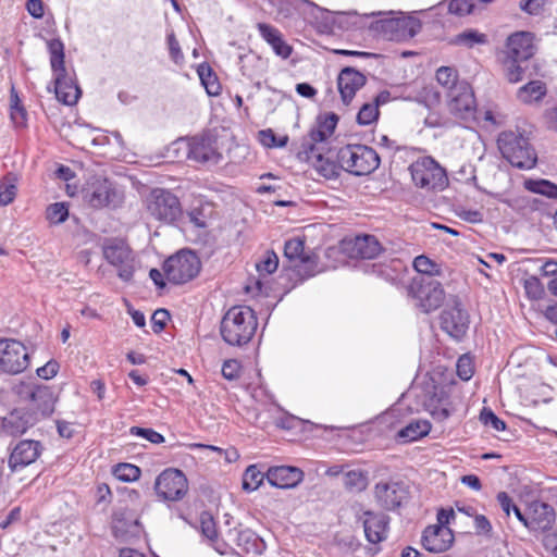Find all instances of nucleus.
I'll list each match as a JSON object with an SVG mask.
<instances>
[{
  "instance_id": "nucleus-1",
  "label": "nucleus",
  "mask_w": 557,
  "mask_h": 557,
  "mask_svg": "<svg viewBox=\"0 0 557 557\" xmlns=\"http://www.w3.org/2000/svg\"><path fill=\"white\" fill-rule=\"evenodd\" d=\"M258 326L255 311L247 306H234L224 314L220 333L231 346H244L253 337Z\"/></svg>"
},
{
  "instance_id": "nucleus-2",
  "label": "nucleus",
  "mask_w": 557,
  "mask_h": 557,
  "mask_svg": "<svg viewBox=\"0 0 557 557\" xmlns=\"http://www.w3.org/2000/svg\"><path fill=\"white\" fill-rule=\"evenodd\" d=\"M364 17L376 16L369 28L387 40H403L414 37L421 30V22L413 16H405L403 12H372Z\"/></svg>"
},
{
  "instance_id": "nucleus-3",
  "label": "nucleus",
  "mask_w": 557,
  "mask_h": 557,
  "mask_svg": "<svg viewBox=\"0 0 557 557\" xmlns=\"http://www.w3.org/2000/svg\"><path fill=\"white\" fill-rule=\"evenodd\" d=\"M50 54V65L54 74V92L59 101L66 106L75 104L81 96V89L64 67V44L59 38L47 41Z\"/></svg>"
},
{
  "instance_id": "nucleus-4",
  "label": "nucleus",
  "mask_w": 557,
  "mask_h": 557,
  "mask_svg": "<svg viewBox=\"0 0 557 557\" xmlns=\"http://www.w3.org/2000/svg\"><path fill=\"white\" fill-rule=\"evenodd\" d=\"M497 146L502 156L515 168L531 170L536 165L537 156L522 133L517 131H504L498 135Z\"/></svg>"
},
{
  "instance_id": "nucleus-5",
  "label": "nucleus",
  "mask_w": 557,
  "mask_h": 557,
  "mask_svg": "<svg viewBox=\"0 0 557 557\" xmlns=\"http://www.w3.org/2000/svg\"><path fill=\"white\" fill-rule=\"evenodd\" d=\"M337 160L346 172L356 175H368L380 165L377 152L364 145H347L337 151Z\"/></svg>"
},
{
  "instance_id": "nucleus-6",
  "label": "nucleus",
  "mask_w": 557,
  "mask_h": 557,
  "mask_svg": "<svg viewBox=\"0 0 557 557\" xmlns=\"http://www.w3.org/2000/svg\"><path fill=\"white\" fill-rule=\"evenodd\" d=\"M104 260L116 270L120 280L132 282L136 271V258L133 249L122 238H106L101 245Z\"/></svg>"
},
{
  "instance_id": "nucleus-7",
  "label": "nucleus",
  "mask_w": 557,
  "mask_h": 557,
  "mask_svg": "<svg viewBox=\"0 0 557 557\" xmlns=\"http://www.w3.org/2000/svg\"><path fill=\"white\" fill-rule=\"evenodd\" d=\"M413 184L426 191H442L448 184L446 170L432 157H422L409 165Z\"/></svg>"
},
{
  "instance_id": "nucleus-8",
  "label": "nucleus",
  "mask_w": 557,
  "mask_h": 557,
  "mask_svg": "<svg viewBox=\"0 0 557 557\" xmlns=\"http://www.w3.org/2000/svg\"><path fill=\"white\" fill-rule=\"evenodd\" d=\"M408 293L414 300V306L425 313L438 309L445 299V292L441 282L432 276L413 277L408 287Z\"/></svg>"
},
{
  "instance_id": "nucleus-9",
  "label": "nucleus",
  "mask_w": 557,
  "mask_h": 557,
  "mask_svg": "<svg viewBox=\"0 0 557 557\" xmlns=\"http://www.w3.org/2000/svg\"><path fill=\"white\" fill-rule=\"evenodd\" d=\"M85 203L95 209L115 208L123 201V195L115 188L113 182L102 176L90 177L82 188Z\"/></svg>"
},
{
  "instance_id": "nucleus-10",
  "label": "nucleus",
  "mask_w": 557,
  "mask_h": 557,
  "mask_svg": "<svg viewBox=\"0 0 557 557\" xmlns=\"http://www.w3.org/2000/svg\"><path fill=\"white\" fill-rule=\"evenodd\" d=\"M146 209L156 221L172 224L183 213L178 197L164 188H154L146 198Z\"/></svg>"
},
{
  "instance_id": "nucleus-11",
  "label": "nucleus",
  "mask_w": 557,
  "mask_h": 557,
  "mask_svg": "<svg viewBox=\"0 0 557 557\" xmlns=\"http://www.w3.org/2000/svg\"><path fill=\"white\" fill-rule=\"evenodd\" d=\"M284 257L288 268L300 281L310 278L318 273V257L305 251V239L294 237L285 242Z\"/></svg>"
},
{
  "instance_id": "nucleus-12",
  "label": "nucleus",
  "mask_w": 557,
  "mask_h": 557,
  "mask_svg": "<svg viewBox=\"0 0 557 557\" xmlns=\"http://www.w3.org/2000/svg\"><path fill=\"white\" fill-rule=\"evenodd\" d=\"M200 268L201 263L197 255L187 249L180 250L163 263L166 280L175 285L191 281L198 275Z\"/></svg>"
},
{
  "instance_id": "nucleus-13",
  "label": "nucleus",
  "mask_w": 557,
  "mask_h": 557,
  "mask_svg": "<svg viewBox=\"0 0 557 557\" xmlns=\"http://www.w3.org/2000/svg\"><path fill=\"white\" fill-rule=\"evenodd\" d=\"M13 391L21 400L33 406L30 409L38 417V422L53 413L57 398L51 387L21 382Z\"/></svg>"
},
{
  "instance_id": "nucleus-14",
  "label": "nucleus",
  "mask_w": 557,
  "mask_h": 557,
  "mask_svg": "<svg viewBox=\"0 0 557 557\" xmlns=\"http://www.w3.org/2000/svg\"><path fill=\"white\" fill-rule=\"evenodd\" d=\"M373 497L381 509L396 511L408 504L410 487L404 481H379L373 487Z\"/></svg>"
},
{
  "instance_id": "nucleus-15",
  "label": "nucleus",
  "mask_w": 557,
  "mask_h": 557,
  "mask_svg": "<svg viewBox=\"0 0 557 557\" xmlns=\"http://www.w3.org/2000/svg\"><path fill=\"white\" fill-rule=\"evenodd\" d=\"M441 329L455 341H461L469 329L470 315L463 308L461 300L454 296L440 315Z\"/></svg>"
},
{
  "instance_id": "nucleus-16",
  "label": "nucleus",
  "mask_w": 557,
  "mask_h": 557,
  "mask_svg": "<svg viewBox=\"0 0 557 557\" xmlns=\"http://www.w3.org/2000/svg\"><path fill=\"white\" fill-rule=\"evenodd\" d=\"M449 112L457 119L470 121L476 116V104L473 90L467 82L451 86L447 91Z\"/></svg>"
},
{
  "instance_id": "nucleus-17",
  "label": "nucleus",
  "mask_w": 557,
  "mask_h": 557,
  "mask_svg": "<svg viewBox=\"0 0 557 557\" xmlns=\"http://www.w3.org/2000/svg\"><path fill=\"white\" fill-rule=\"evenodd\" d=\"M154 491L162 500H181L188 491L187 478L178 469H165L157 476Z\"/></svg>"
},
{
  "instance_id": "nucleus-18",
  "label": "nucleus",
  "mask_w": 557,
  "mask_h": 557,
  "mask_svg": "<svg viewBox=\"0 0 557 557\" xmlns=\"http://www.w3.org/2000/svg\"><path fill=\"white\" fill-rule=\"evenodd\" d=\"M29 366L27 348L15 339H0V371L18 374Z\"/></svg>"
},
{
  "instance_id": "nucleus-19",
  "label": "nucleus",
  "mask_w": 557,
  "mask_h": 557,
  "mask_svg": "<svg viewBox=\"0 0 557 557\" xmlns=\"http://www.w3.org/2000/svg\"><path fill=\"white\" fill-rule=\"evenodd\" d=\"M38 423V417L30 408H14L7 416L0 417V434L17 437L25 434Z\"/></svg>"
},
{
  "instance_id": "nucleus-20",
  "label": "nucleus",
  "mask_w": 557,
  "mask_h": 557,
  "mask_svg": "<svg viewBox=\"0 0 557 557\" xmlns=\"http://www.w3.org/2000/svg\"><path fill=\"white\" fill-rule=\"evenodd\" d=\"M44 446L39 441L22 440L11 450L8 467L11 472H18L34 463L42 454Z\"/></svg>"
},
{
  "instance_id": "nucleus-21",
  "label": "nucleus",
  "mask_w": 557,
  "mask_h": 557,
  "mask_svg": "<svg viewBox=\"0 0 557 557\" xmlns=\"http://www.w3.org/2000/svg\"><path fill=\"white\" fill-rule=\"evenodd\" d=\"M338 122L335 113L321 114L317 117V124L302 141V148L306 153H313L317 145L324 143L334 133Z\"/></svg>"
},
{
  "instance_id": "nucleus-22",
  "label": "nucleus",
  "mask_w": 557,
  "mask_h": 557,
  "mask_svg": "<svg viewBox=\"0 0 557 557\" xmlns=\"http://www.w3.org/2000/svg\"><path fill=\"white\" fill-rule=\"evenodd\" d=\"M455 541L453 531L442 525H428L421 536V543L424 549L430 553L438 554L448 550Z\"/></svg>"
},
{
  "instance_id": "nucleus-23",
  "label": "nucleus",
  "mask_w": 557,
  "mask_h": 557,
  "mask_svg": "<svg viewBox=\"0 0 557 557\" xmlns=\"http://www.w3.org/2000/svg\"><path fill=\"white\" fill-rule=\"evenodd\" d=\"M362 521L366 539L372 543L377 544L387 539L389 517L383 512H375L366 510L359 517Z\"/></svg>"
},
{
  "instance_id": "nucleus-24",
  "label": "nucleus",
  "mask_w": 557,
  "mask_h": 557,
  "mask_svg": "<svg viewBox=\"0 0 557 557\" xmlns=\"http://www.w3.org/2000/svg\"><path fill=\"white\" fill-rule=\"evenodd\" d=\"M367 77L354 67H344L337 77V87L344 104L348 106L357 91L366 85Z\"/></svg>"
},
{
  "instance_id": "nucleus-25",
  "label": "nucleus",
  "mask_w": 557,
  "mask_h": 557,
  "mask_svg": "<svg viewBox=\"0 0 557 557\" xmlns=\"http://www.w3.org/2000/svg\"><path fill=\"white\" fill-rule=\"evenodd\" d=\"M504 58L528 61L535 53L533 36L528 32H518L510 35L506 41Z\"/></svg>"
},
{
  "instance_id": "nucleus-26",
  "label": "nucleus",
  "mask_w": 557,
  "mask_h": 557,
  "mask_svg": "<svg viewBox=\"0 0 557 557\" xmlns=\"http://www.w3.org/2000/svg\"><path fill=\"white\" fill-rule=\"evenodd\" d=\"M227 536L245 554L257 556L265 549L264 541L250 529L234 528L228 531Z\"/></svg>"
},
{
  "instance_id": "nucleus-27",
  "label": "nucleus",
  "mask_w": 557,
  "mask_h": 557,
  "mask_svg": "<svg viewBox=\"0 0 557 557\" xmlns=\"http://www.w3.org/2000/svg\"><path fill=\"white\" fill-rule=\"evenodd\" d=\"M187 158L201 164H216L221 159V154L209 138L193 137L188 141Z\"/></svg>"
},
{
  "instance_id": "nucleus-28",
  "label": "nucleus",
  "mask_w": 557,
  "mask_h": 557,
  "mask_svg": "<svg viewBox=\"0 0 557 557\" xmlns=\"http://www.w3.org/2000/svg\"><path fill=\"white\" fill-rule=\"evenodd\" d=\"M267 480L272 486L292 488L304 480V472L290 466L273 467L268 470Z\"/></svg>"
},
{
  "instance_id": "nucleus-29",
  "label": "nucleus",
  "mask_w": 557,
  "mask_h": 557,
  "mask_svg": "<svg viewBox=\"0 0 557 557\" xmlns=\"http://www.w3.org/2000/svg\"><path fill=\"white\" fill-rule=\"evenodd\" d=\"M347 246L352 258L373 259L381 252V244L373 235L356 236Z\"/></svg>"
},
{
  "instance_id": "nucleus-30",
  "label": "nucleus",
  "mask_w": 557,
  "mask_h": 557,
  "mask_svg": "<svg viewBox=\"0 0 557 557\" xmlns=\"http://www.w3.org/2000/svg\"><path fill=\"white\" fill-rule=\"evenodd\" d=\"M555 521V512L552 506L545 503H535L532 506L528 529L532 531L549 530Z\"/></svg>"
},
{
  "instance_id": "nucleus-31",
  "label": "nucleus",
  "mask_w": 557,
  "mask_h": 557,
  "mask_svg": "<svg viewBox=\"0 0 557 557\" xmlns=\"http://www.w3.org/2000/svg\"><path fill=\"white\" fill-rule=\"evenodd\" d=\"M200 531L201 534L209 540L212 547L220 553L221 555H224L227 553V544L220 540L218 537V531L215 522L211 515L209 513H202L200 517Z\"/></svg>"
},
{
  "instance_id": "nucleus-32",
  "label": "nucleus",
  "mask_w": 557,
  "mask_h": 557,
  "mask_svg": "<svg viewBox=\"0 0 557 557\" xmlns=\"http://www.w3.org/2000/svg\"><path fill=\"white\" fill-rule=\"evenodd\" d=\"M309 154V158H314V161L312 162L313 168L321 176L327 180L337 178L339 176L343 168L338 161L335 162L329 158H324L318 149L313 153Z\"/></svg>"
},
{
  "instance_id": "nucleus-33",
  "label": "nucleus",
  "mask_w": 557,
  "mask_h": 557,
  "mask_svg": "<svg viewBox=\"0 0 557 557\" xmlns=\"http://www.w3.org/2000/svg\"><path fill=\"white\" fill-rule=\"evenodd\" d=\"M547 92L546 85L541 81H531L518 89V98L524 103L539 101Z\"/></svg>"
},
{
  "instance_id": "nucleus-34",
  "label": "nucleus",
  "mask_w": 557,
  "mask_h": 557,
  "mask_svg": "<svg viewBox=\"0 0 557 557\" xmlns=\"http://www.w3.org/2000/svg\"><path fill=\"white\" fill-rule=\"evenodd\" d=\"M431 431V424L426 420H418L410 422L407 426L398 432V437L405 442H413L425 435Z\"/></svg>"
},
{
  "instance_id": "nucleus-35",
  "label": "nucleus",
  "mask_w": 557,
  "mask_h": 557,
  "mask_svg": "<svg viewBox=\"0 0 557 557\" xmlns=\"http://www.w3.org/2000/svg\"><path fill=\"white\" fill-rule=\"evenodd\" d=\"M238 66L244 76L252 79L261 72L262 61L256 53L248 51L238 57Z\"/></svg>"
},
{
  "instance_id": "nucleus-36",
  "label": "nucleus",
  "mask_w": 557,
  "mask_h": 557,
  "mask_svg": "<svg viewBox=\"0 0 557 557\" xmlns=\"http://www.w3.org/2000/svg\"><path fill=\"white\" fill-rule=\"evenodd\" d=\"M197 73L201 81L202 86L209 96H218L221 92V85L218 81L215 73L212 71L211 66L207 63H201Z\"/></svg>"
},
{
  "instance_id": "nucleus-37",
  "label": "nucleus",
  "mask_w": 557,
  "mask_h": 557,
  "mask_svg": "<svg viewBox=\"0 0 557 557\" xmlns=\"http://www.w3.org/2000/svg\"><path fill=\"white\" fill-rule=\"evenodd\" d=\"M527 61L504 58L502 61L503 70L506 79L511 84H517L524 78L525 66L523 63Z\"/></svg>"
},
{
  "instance_id": "nucleus-38",
  "label": "nucleus",
  "mask_w": 557,
  "mask_h": 557,
  "mask_svg": "<svg viewBox=\"0 0 557 557\" xmlns=\"http://www.w3.org/2000/svg\"><path fill=\"white\" fill-rule=\"evenodd\" d=\"M343 483L349 492H362L368 486V474L363 470H349L345 472Z\"/></svg>"
},
{
  "instance_id": "nucleus-39",
  "label": "nucleus",
  "mask_w": 557,
  "mask_h": 557,
  "mask_svg": "<svg viewBox=\"0 0 557 557\" xmlns=\"http://www.w3.org/2000/svg\"><path fill=\"white\" fill-rule=\"evenodd\" d=\"M451 42L457 46L473 48L475 45L487 44V36L476 29H467L456 35Z\"/></svg>"
},
{
  "instance_id": "nucleus-40",
  "label": "nucleus",
  "mask_w": 557,
  "mask_h": 557,
  "mask_svg": "<svg viewBox=\"0 0 557 557\" xmlns=\"http://www.w3.org/2000/svg\"><path fill=\"white\" fill-rule=\"evenodd\" d=\"M524 188L552 199L557 198V185L547 180H527L524 181Z\"/></svg>"
},
{
  "instance_id": "nucleus-41",
  "label": "nucleus",
  "mask_w": 557,
  "mask_h": 557,
  "mask_svg": "<svg viewBox=\"0 0 557 557\" xmlns=\"http://www.w3.org/2000/svg\"><path fill=\"white\" fill-rule=\"evenodd\" d=\"M264 474L258 469L257 466H249L243 475V490L246 492L256 491L263 482Z\"/></svg>"
},
{
  "instance_id": "nucleus-42",
  "label": "nucleus",
  "mask_w": 557,
  "mask_h": 557,
  "mask_svg": "<svg viewBox=\"0 0 557 557\" xmlns=\"http://www.w3.org/2000/svg\"><path fill=\"white\" fill-rule=\"evenodd\" d=\"M16 191L15 178L11 175L4 176L0 181V206L10 205L15 199Z\"/></svg>"
},
{
  "instance_id": "nucleus-43",
  "label": "nucleus",
  "mask_w": 557,
  "mask_h": 557,
  "mask_svg": "<svg viewBox=\"0 0 557 557\" xmlns=\"http://www.w3.org/2000/svg\"><path fill=\"white\" fill-rule=\"evenodd\" d=\"M413 268L419 272V276H432L440 273V267L429 257L421 255L414 258Z\"/></svg>"
},
{
  "instance_id": "nucleus-44",
  "label": "nucleus",
  "mask_w": 557,
  "mask_h": 557,
  "mask_svg": "<svg viewBox=\"0 0 557 557\" xmlns=\"http://www.w3.org/2000/svg\"><path fill=\"white\" fill-rule=\"evenodd\" d=\"M140 469L132 463H119L114 470V476L122 482H134L140 476Z\"/></svg>"
},
{
  "instance_id": "nucleus-45",
  "label": "nucleus",
  "mask_w": 557,
  "mask_h": 557,
  "mask_svg": "<svg viewBox=\"0 0 557 557\" xmlns=\"http://www.w3.org/2000/svg\"><path fill=\"white\" fill-rule=\"evenodd\" d=\"M46 218L51 224H61L69 218V207L64 202H54L48 206Z\"/></svg>"
},
{
  "instance_id": "nucleus-46",
  "label": "nucleus",
  "mask_w": 557,
  "mask_h": 557,
  "mask_svg": "<svg viewBox=\"0 0 557 557\" xmlns=\"http://www.w3.org/2000/svg\"><path fill=\"white\" fill-rule=\"evenodd\" d=\"M476 0H450L448 11L458 16H465L475 11L478 7Z\"/></svg>"
},
{
  "instance_id": "nucleus-47",
  "label": "nucleus",
  "mask_w": 557,
  "mask_h": 557,
  "mask_svg": "<svg viewBox=\"0 0 557 557\" xmlns=\"http://www.w3.org/2000/svg\"><path fill=\"white\" fill-rule=\"evenodd\" d=\"M524 290L528 298L533 300L542 299L545 295V287L537 276H529L524 281Z\"/></svg>"
},
{
  "instance_id": "nucleus-48",
  "label": "nucleus",
  "mask_w": 557,
  "mask_h": 557,
  "mask_svg": "<svg viewBox=\"0 0 557 557\" xmlns=\"http://www.w3.org/2000/svg\"><path fill=\"white\" fill-rule=\"evenodd\" d=\"M278 267V257L273 250H268L263 259L257 262L256 268L259 274H272Z\"/></svg>"
},
{
  "instance_id": "nucleus-49",
  "label": "nucleus",
  "mask_w": 557,
  "mask_h": 557,
  "mask_svg": "<svg viewBox=\"0 0 557 557\" xmlns=\"http://www.w3.org/2000/svg\"><path fill=\"white\" fill-rule=\"evenodd\" d=\"M457 375L463 380L469 381L474 373L473 359L469 354L460 356L456 363Z\"/></svg>"
},
{
  "instance_id": "nucleus-50",
  "label": "nucleus",
  "mask_w": 557,
  "mask_h": 557,
  "mask_svg": "<svg viewBox=\"0 0 557 557\" xmlns=\"http://www.w3.org/2000/svg\"><path fill=\"white\" fill-rule=\"evenodd\" d=\"M379 108L373 102L364 103L357 114V122L360 125H370L379 119Z\"/></svg>"
},
{
  "instance_id": "nucleus-51",
  "label": "nucleus",
  "mask_w": 557,
  "mask_h": 557,
  "mask_svg": "<svg viewBox=\"0 0 557 557\" xmlns=\"http://www.w3.org/2000/svg\"><path fill=\"white\" fill-rule=\"evenodd\" d=\"M457 72L449 66H442L436 71V81L448 90L451 86L460 83L457 81Z\"/></svg>"
},
{
  "instance_id": "nucleus-52",
  "label": "nucleus",
  "mask_w": 557,
  "mask_h": 557,
  "mask_svg": "<svg viewBox=\"0 0 557 557\" xmlns=\"http://www.w3.org/2000/svg\"><path fill=\"white\" fill-rule=\"evenodd\" d=\"M129 433L134 436L143 437L152 444H161L164 442V436L153 429L132 426Z\"/></svg>"
},
{
  "instance_id": "nucleus-53",
  "label": "nucleus",
  "mask_w": 557,
  "mask_h": 557,
  "mask_svg": "<svg viewBox=\"0 0 557 557\" xmlns=\"http://www.w3.org/2000/svg\"><path fill=\"white\" fill-rule=\"evenodd\" d=\"M480 420L484 425L491 426L495 431L499 432L506 429V423L488 408L482 409Z\"/></svg>"
},
{
  "instance_id": "nucleus-54",
  "label": "nucleus",
  "mask_w": 557,
  "mask_h": 557,
  "mask_svg": "<svg viewBox=\"0 0 557 557\" xmlns=\"http://www.w3.org/2000/svg\"><path fill=\"white\" fill-rule=\"evenodd\" d=\"M470 121L486 122L492 126H500L505 120L503 115L495 114L492 110H479L476 109V116L471 117Z\"/></svg>"
},
{
  "instance_id": "nucleus-55",
  "label": "nucleus",
  "mask_w": 557,
  "mask_h": 557,
  "mask_svg": "<svg viewBox=\"0 0 557 557\" xmlns=\"http://www.w3.org/2000/svg\"><path fill=\"white\" fill-rule=\"evenodd\" d=\"M166 40L171 59L176 64L182 63L184 60V54L181 50L180 42L176 39L175 34L173 32L168 34Z\"/></svg>"
},
{
  "instance_id": "nucleus-56",
  "label": "nucleus",
  "mask_w": 557,
  "mask_h": 557,
  "mask_svg": "<svg viewBox=\"0 0 557 557\" xmlns=\"http://www.w3.org/2000/svg\"><path fill=\"white\" fill-rule=\"evenodd\" d=\"M240 370H242V366H240L239 361H237L235 359H228V360H225L222 366V375L226 380L233 381V380H236L239 377Z\"/></svg>"
},
{
  "instance_id": "nucleus-57",
  "label": "nucleus",
  "mask_w": 557,
  "mask_h": 557,
  "mask_svg": "<svg viewBox=\"0 0 557 557\" xmlns=\"http://www.w3.org/2000/svg\"><path fill=\"white\" fill-rule=\"evenodd\" d=\"M169 318H170V314H169L168 310H165V309L156 310L151 317L152 331L156 334L161 333L164 330Z\"/></svg>"
},
{
  "instance_id": "nucleus-58",
  "label": "nucleus",
  "mask_w": 557,
  "mask_h": 557,
  "mask_svg": "<svg viewBox=\"0 0 557 557\" xmlns=\"http://www.w3.org/2000/svg\"><path fill=\"white\" fill-rule=\"evenodd\" d=\"M258 29L261 37L271 46L282 35L280 30L269 24L259 23Z\"/></svg>"
},
{
  "instance_id": "nucleus-59",
  "label": "nucleus",
  "mask_w": 557,
  "mask_h": 557,
  "mask_svg": "<svg viewBox=\"0 0 557 557\" xmlns=\"http://www.w3.org/2000/svg\"><path fill=\"white\" fill-rule=\"evenodd\" d=\"M59 368H60L59 363L52 359V360H49L42 367H39L36 372L40 379L50 380L57 375Z\"/></svg>"
},
{
  "instance_id": "nucleus-60",
  "label": "nucleus",
  "mask_w": 557,
  "mask_h": 557,
  "mask_svg": "<svg viewBox=\"0 0 557 557\" xmlns=\"http://www.w3.org/2000/svg\"><path fill=\"white\" fill-rule=\"evenodd\" d=\"M260 143L269 148L282 147L285 145V140L277 143L274 132L271 128L262 129L259 132Z\"/></svg>"
},
{
  "instance_id": "nucleus-61",
  "label": "nucleus",
  "mask_w": 557,
  "mask_h": 557,
  "mask_svg": "<svg viewBox=\"0 0 557 557\" xmlns=\"http://www.w3.org/2000/svg\"><path fill=\"white\" fill-rule=\"evenodd\" d=\"M519 7L530 15H539L543 10L544 0H523Z\"/></svg>"
},
{
  "instance_id": "nucleus-62",
  "label": "nucleus",
  "mask_w": 557,
  "mask_h": 557,
  "mask_svg": "<svg viewBox=\"0 0 557 557\" xmlns=\"http://www.w3.org/2000/svg\"><path fill=\"white\" fill-rule=\"evenodd\" d=\"M10 116L12 122L16 127H23L26 125V110L23 106L20 107H11L10 108Z\"/></svg>"
},
{
  "instance_id": "nucleus-63",
  "label": "nucleus",
  "mask_w": 557,
  "mask_h": 557,
  "mask_svg": "<svg viewBox=\"0 0 557 557\" xmlns=\"http://www.w3.org/2000/svg\"><path fill=\"white\" fill-rule=\"evenodd\" d=\"M271 47L275 54L283 59H287L292 54V47L284 41L282 36Z\"/></svg>"
},
{
  "instance_id": "nucleus-64",
  "label": "nucleus",
  "mask_w": 557,
  "mask_h": 557,
  "mask_svg": "<svg viewBox=\"0 0 557 557\" xmlns=\"http://www.w3.org/2000/svg\"><path fill=\"white\" fill-rule=\"evenodd\" d=\"M541 274L547 277H557V261L548 259L540 267Z\"/></svg>"
}]
</instances>
